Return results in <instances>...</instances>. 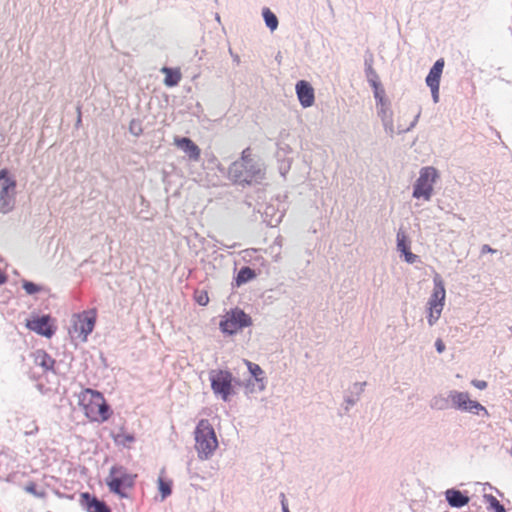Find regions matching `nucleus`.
<instances>
[{"label": "nucleus", "instance_id": "obj_1", "mask_svg": "<svg viewBox=\"0 0 512 512\" xmlns=\"http://www.w3.org/2000/svg\"><path fill=\"white\" fill-rule=\"evenodd\" d=\"M78 403L90 422L104 423L112 415V409L99 391L86 388L78 395Z\"/></svg>", "mask_w": 512, "mask_h": 512}, {"label": "nucleus", "instance_id": "obj_2", "mask_svg": "<svg viewBox=\"0 0 512 512\" xmlns=\"http://www.w3.org/2000/svg\"><path fill=\"white\" fill-rule=\"evenodd\" d=\"M195 449L200 459H208L218 447L213 426L207 419L198 422L195 429Z\"/></svg>", "mask_w": 512, "mask_h": 512}, {"label": "nucleus", "instance_id": "obj_3", "mask_svg": "<svg viewBox=\"0 0 512 512\" xmlns=\"http://www.w3.org/2000/svg\"><path fill=\"white\" fill-rule=\"evenodd\" d=\"M136 478V474L129 473L123 466H112L105 482L111 493L126 498L127 492L133 489Z\"/></svg>", "mask_w": 512, "mask_h": 512}, {"label": "nucleus", "instance_id": "obj_4", "mask_svg": "<svg viewBox=\"0 0 512 512\" xmlns=\"http://www.w3.org/2000/svg\"><path fill=\"white\" fill-rule=\"evenodd\" d=\"M446 291L443 280L439 275L434 277V288L433 292L427 303V320L430 326L434 325L441 316L444 303H445Z\"/></svg>", "mask_w": 512, "mask_h": 512}, {"label": "nucleus", "instance_id": "obj_5", "mask_svg": "<svg viewBox=\"0 0 512 512\" xmlns=\"http://www.w3.org/2000/svg\"><path fill=\"white\" fill-rule=\"evenodd\" d=\"M251 325V317L240 308L228 311L219 324L221 331L229 335Z\"/></svg>", "mask_w": 512, "mask_h": 512}, {"label": "nucleus", "instance_id": "obj_6", "mask_svg": "<svg viewBox=\"0 0 512 512\" xmlns=\"http://www.w3.org/2000/svg\"><path fill=\"white\" fill-rule=\"evenodd\" d=\"M96 323V311L90 310L74 316L73 324L70 329L72 337L86 342L88 335L93 331Z\"/></svg>", "mask_w": 512, "mask_h": 512}, {"label": "nucleus", "instance_id": "obj_7", "mask_svg": "<svg viewBox=\"0 0 512 512\" xmlns=\"http://www.w3.org/2000/svg\"><path fill=\"white\" fill-rule=\"evenodd\" d=\"M211 388L216 395L227 401L233 394V376L227 370H212L209 373Z\"/></svg>", "mask_w": 512, "mask_h": 512}, {"label": "nucleus", "instance_id": "obj_8", "mask_svg": "<svg viewBox=\"0 0 512 512\" xmlns=\"http://www.w3.org/2000/svg\"><path fill=\"white\" fill-rule=\"evenodd\" d=\"M438 177L433 167H425L420 171V176L414 185L413 196L429 200L433 192V184Z\"/></svg>", "mask_w": 512, "mask_h": 512}, {"label": "nucleus", "instance_id": "obj_9", "mask_svg": "<svg viewBox=\"0 0 512 512\" xmlns=\"http://www.w3.org/2000/svg\"><path fill=\"white\" fill-rule=\"evenodd\" d=\"M243 166L245 168V173L238 171L239 164L237 162L233 163L230 172L233 175L235 182L239 184H252L253 182H258L263 179L264 173L260 167L251 163Z\"/></svg>", "mask_w": 512, "mask_h": 512}, {"label": "nucleus", "instance_id": "obj_10", "mask_svg": "<svg viewBox=\"0 0 512 512\" xmlns=\"http://www.w3.org/2000/svg\"><path fill=\"white\" fill-rule=\"evenodd\" d=\"M0 182V211L6 213L14 204L16 181L7 174L0 180Z\"/></svg>", "mask_w": 512, "mask_h": 512}, {"label": "nucleus", "instance_id": "obj_11", "mask_svg": "<svg viewBox=\"0 0 512 512\" xmlns=\"http://www.w3.org/2000/svg\"><path fill=\"white\" fill-rule=\"evenodd\" d=\"M26 326L31 331L47 338H51L55 333V327L51 324L49 315L33 317L31 320H27Z\"/></svg>", "mask_w": 512, "mask_h": 512}, {"label": "nucleus", "instance_id": "obj_12", "mask_svg": "<svg viewBox=\"0 0 512 512\" xmlns=\"http://www.w3.org/2000/svg\"><path fill=\"white\" fill-rule=\"evenodd\" d=\"M450 398L454 406L460 410L473 413H478L480 410L486 412L485 407H483L479 402L471 400L468 393L454 391L451 392Z\"/></svg>", "mask_w": 512, "mask_h": 512}, {"label": "nucleus", "instance_id": "obj_13", "mask_svg": "<svg viewBox=\"0 0 512 512\" xmlns=\"http://www.w3.org/2000/svg\"><path fill=\"white\" fill-rule=\"evenodd\" d=\"M444 64V59H438L426 77V84L430 87L435 102H438L439 99V86Z\"/></svg>", "mask_w": 512, "mask_h": 512}, {"label": "nucleus", "instance_id": "obj_14", "mask_svg": "<svg viewBox=\"0 0 512 512\" xmlns=\"http://www.w3.org/2000/svg\"><path fill=\"white\" fill-rule=\"evenodd\" d=\"M298 100L302 107L308 108L314 104L315 94L311 84L305 80H300L295 86Z\"/></svg>", "mask_w": 512, "mask_h": 512}, {"label": "nucleus", "instance_id": "obj_15", "mask_svg": "<svg viewBox=\"0 0 512 512\" xmlns=\"http://www.w3.org/2000/svg\"><path fill=\"white\" fill-rule=\"evenodd\" d=\"M80 504L87 512H111L109 507L88 492L80 494Z\"/></svg>", "mask_w": 512, "mask_h": 512}, {"label": "nucleus", "instance_id": "obj_16", "mask_svg": "<svg viewBox=\"0 0 512 512\" xmlns=\"http://www.w3.org/2000/svg\"><path fill=\"white\" fill-rule=\"evenodd\" d=\"M174 144L182 149L191 160L198 161L200 159L201 150L190 138L175 137Z\"/></svg>", "mask_w": 512, "mask_h": 512}, {"label": "nucleus", "instance_id": "obj_17", "mask_svg": "<svg viewBox=\"0 0 512 512\" xmlns=\"http://www.w3.org/2000/svg\"><path fill=\"white\" fill-rule=\"evenodd\" d=\"M397 248L404 255L406 262L414 263L416 261L417 256L410 251L407 236L402 230L397 233Z\"/></svg>", "mask_w": 512, "mask_h": 512}, {"label": "nucleus", "instance_id": "obj_18", "mask_svg": "<svg viewBox=\"0 0 512 512\" xmlns=\"http://www.w3.org/2000/svg\"><path fill=\"white\" fill-rule=\"evenodd\" d=\"M447 502L452 507H463L469 503V497L456 489H448L445 492Z\"/></svg>", "mask_w": 512, "mask_h": 512}, {"label": "nucleus", "instance_id": "obj_19", "mask_svg": "<svg viewBox=\"0 0 512 512\" xmlns=\"http://www.w3.org/2000/svg\"><path fill=\"white\" fill-rule=\"evenodd\" d=\"M34 363L44 369V371L52 370L55 364L54 359L44 350H37L34 355Z\"/></svg>", "mask_w": 512, "mask_h": 512}, {"label": "nucleus", "instance_id": "obj_20", "mask_svg": "<svg viewBox=\"0 0 512 512\" xmlns=\"http://www.w3.org/2000/svg\"><path fill=\"white\" fill-rule=\"evenodd\" d=\"M161 71L165 74L164 84L168 87L178 85L181 80V73L178 69L174 70L168 67H163Z\"/></svg>", "mask_w": 512, "mask_h": 512}, {"label": "nucleus", "instance_id": "obj_21", "mask_svg": "<svg viewBox=\"0 0 512 512\" xmlns=\"http://www.w3.org/2000/svg\"><path fill=\"white\" fill-rule=\"evenodd\" d=\"M255 277L256 274L254 270H252L250 267H243L237 274L236 284L237 286H241L242 284L254 279Z\"/></svg>", "mask_w": 512, "mask_h": 512}, {"label": "nucleus", "instance_id": "obj_22", "mask_svg": "<svg viewBox=\"0 0 512 512\" xmlns=\"http://www.w3.org/2000/svg\"><path fill=\"white\" fill-rule=\"evenodd\" d=\"M484 502L488 505V509L494 510V512H506L504 506L492 494H485Z\"/></svg>", "mask_w": 512, "mask_h": 512}, {"label": "nucleus", "instance_id": "obj_23", "mask_svg": "<svg viewBox=\"0 0 512 512\" xmlns=\"http://www.w3.org/2000/svg\"><path fill=\"white\" fill-rule=\"evenodd\" d=\"M263 17L267 27L270 28L271 31H274L278 27V19L269 8L263 9Z\"/></svg>", "mask_w": 512, "mask_h": 512}, {"label": "nucleus", "instance_id": "obj_24", "mask_svg": "<svg viewBox=\"0 0 512 512\" xmlns=\"http://www.w3.org/2000/svg\"><path fill=\"white\" fill-rule=\"evenodd\" d=\"M158 489L161 493L162 499H165L168 497L172 490H171V482L165 480L163 477H159L158 479Z\"/></svg>", "mask_w": 512, "mask_h": 512}, {"label": "nucleus", "instance_id": "obj_25", "mask_svg": "<svg viewBox=\"0 0 512 512\" xmlns=\"http://www.w3.org/2000/svg\"><path fill=\"white\" fill-rule=\"evenodd\" d=\"M194 300L201 306H206L209 303V295L205 290H196L194 292Z\"/></svg>", "mask_w": 512, "mask_h": 512}, {"label": "nucleus", "instance_id": "obj_26", "mask_svg": "<svg viewBox=\"0 0 512 512\" xmlns=\"http://www.w3.org/2000/svg\"><path fill=\"white\" fill-rule=\"evenodd\" d=\"M250 373L256 378V380H261V376L264 374L261 367L255 363L250 361H245Z\"/></svg>", "mask_w": 512, "mask_h": 512}, {"label": "nucleus", "instance_id": "obj_27", "mask_svg": "<svg viewBox=\"0 0 512 512\" xmlns=\"http://www.w3.org/2000/svg\"><path fill=\"white\" fill-rule=\"evenodd\" d=\"M22 286H23V289L26 291V293L30 294V295L41 291L40 286H38L37 284L30 282V281H24Z\"/></svg>", "mask_w": 512, "mask_h": 512}, {"label": "nucleus", "instance_id": "obj_28", "mask_svg": "<svg viewBox=\"0 0 512 512\" xmlns=\"http://www.w3.org/2000/svg\"><path fill=\"white\" fill-rule=\"evenodd\" d=\"M251 151H250V148H246L245 150L242 151V155H241V159L243 161V164L242 165H245V164H250L251 163Z\"/></svg>", "mask_w": 512, "mask_h": 512}, {"label": "nucleus", "instance_id": "obj_29", "mask_svg": "<svg viewBox=\"0 0 512 512\" xmlns=\"http://www.w3.org/2000/svg\"><path fill=\"white\" fill-rule=\"evenodd\" d=\"M373 75H374V79H371L370 83H371V86L374 88L375 96L377 97L378 96V91H379V88H380V83L377 80V75L374 72H373Z\"/></svg>", "mask_w": 512, "mask_h": 512}, {"label": "nucleus", "instance_id": "obj_30", "mask_svg": "<svg viewBox=\"0 0 512 512\" xmlns=\"http://www.w3.org/2000/svg\"><path fill=\"white\" fill-rule=\"evenodd\" d=\"M471 384L480 390L487 388V382L484 380H472Z\"/></svg>", "mask_w": 512, "mask_h": 512}, {"label": "nucleus", "instance_id": "obj_31", "mask_svg": "<svg viewBox=\"0 0 512 512\" xmlns=\"http://www.w3.org/2000/svg\"><path fill=\"white\" fill-rule=\"evenodd\" d=\"M435 346H436V350L439 353H442L445 350V344L443 343V341L441 339H438L436 341Z\"/></svg>", "mask_w": 512, "mask_h": 512}, {"label": "nucleus", "instance_id": "obj_32", "mask_svg": "<svg viewBox=\"0 0 512 512\" xmlns=\"http://www.w3.org/2000/svg\"><path fill=\"white\" fill-rule=\"evenodd\" d=\"M481 252L482 253H494L495 250H493L489 245H483Z\"/></svg>", "mask_w": 512, "mask_h": 512}, {"label": "nucleus", "instance_id": "obj_33", "mask_svg": "<svg viewBox=\"0 0 512 512\" xmlns=\"http://www.w3.org/2000/svg\"><path fill=\"white\" fill-rule=\"evenodd\" d=\"M282 509H283V512H289L288 506L285 503V499L284 498L282 500Z\"/></svg>", "mask_w": 512, "mask_h": 512}, {"label": "nucleus", "instance_id": "obj_34", "mask_svg": "<svg viewBox=\"0 0 512 512\" xmlns=\"http://www.w3.org/2000/svg\"><path fill=\"white\" fill-rule=\"evenodd\" d=\"M7 174H9L7 169L0 170V180Z\"/></svg>", "mask_w": 512, "mask_h": 512}, {"label": "nucleus", "instance_id": "obj_35", "mask_svg": "<svg viewBox=\"0 0 512 512\" xmlns=\"http://www.w3.org/2000/svg\"><path fill=\"white\" fill-rule=\"evenodd\" d=\"M126 439L130 442H132L134 440L133 436H127Z\"/></svg>", "mask_w": 512, "mask_h": 512}, {"label": "nucleus", "instance_id": "obj_36", "mask_svg": "<svg viewBox=\"0 0 512 512\" xmlns=\"http://www.w3.org/2000/svg\"><path fill=\"white\" fill-rule=\"evenodd\" d=\"M28 491H33V487L27 488Z\"/></svg>", "mask_w": 512, "mask_h": 512}, {"label": "nucleus", "instance_id": "obj_37", "mask_svg": "<svg viewBox=\"0 0 512 512\" xmlns=\"http://www.w3.org/2000/svg\"><path fill=\"white\" fill-rule=\"evenodd\" d=\"M47 512H51V511H47Z\"/></svg>", "mask_w": 512, "mask_h": 512}]
</instances>
